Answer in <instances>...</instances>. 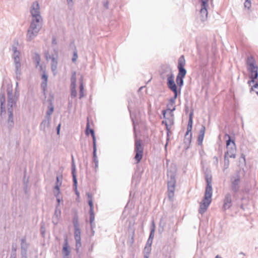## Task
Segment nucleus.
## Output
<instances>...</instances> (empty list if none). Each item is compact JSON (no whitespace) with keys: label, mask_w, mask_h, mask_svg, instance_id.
I'll list each match as a JSON object with an SVG mask.
<instances>
[{"label":"nucleus","mask_w":258,"mask_h":258,"mask_svg":"<svg viewBox=\"0 0 258 258\" xmlns=\"http://www.w3.org/2000/svg\"><path fill=\"white\" fill-rule=\"evenodd\" d=\"M232 205L231 195L230 193H227L226 194L224 199L223 209L226 211L229 209L232 206Z\"/></svg>","instance_id":"dca6fc26"},{"label":"nucleus","mask_w":258,"mask_h":258,"mask_svg":"<svg viewBox=\"0 0 258 258\" xmlns=\"http://www.w3.org/2000/svg\"><path fill=\"white\" fill-rule=\"evenodd\" d=\"M21 250H27L28 246L27 243H26V239L24 238H23L21 239Z\"/></svg>","instance_id":"7c9ffc66"},{"label":"nucleus","mask_w":258,"mask_h":258,"mask_svg":"<svg viewBox=\"0 0 258 258\" xmlns=\"http://www.w3.org/2000/svg\"><path fill=\"white\" fill-rule=\"evenodd\" d=\"M54 111V106L51 102L49 103L45 118L51 119V115Z\"/></svg>","instance_id":"393cba45"},{"label":"nucleus","mask_w":258,"mask_h":258,"mask_svg":"<svg viewBox=\"0 0 258 258\" xmlns=\"http://www.w3.org/2000/svg\"><path fill=\"white\" fill-rule=\"evenodd\" d=\"M71 86H76L77 79H76V72H73L72 73V77L71 79Z\"/></svg>","instance_id":"c85d7f7f"},{"label":"nucleus","mask_w":258,"mask_h":258,"mask_svg":"<svg viewBox=\"0 0 258 258\" xmlns=\"http://www.w3.org/2000/svg\"><path fill=\"white\" fill-rule=\"evenodd\" d=\"M84 88L83 77L82 76L80 79V99H81L84 96Z\"/></svg>","instance_id":"a878e982"},{"label":"nucleus","mask_w":258,"mask_h":258,"mask_svg":"<svg viewBox=\"0 0 258 258\" xmlns=\"http://www.w3.org/2000/svg\"><path fill=\"white\" fill-rule=\"evenodd\" d=\"M192 112H190L189 114V117L188 120V122L187 124V131L185 134V136H188V134L190 133L189 138L191 137V130L192 127Z\"/></svg>","instance_id":"412c9836"},{"label":"nucleus","mask_w":258,"mask_h":258,"mask_svg":"<svg viewBox=\"0 0 258 258\" xmlns=\"http://www.w3.org/2000/svg\"><path fill=\"white\" fill-rule=\"evenodd\" d=\"M253 88H258V83H256L251 88V90H252Z\"/></svg>","instance_id":"864d4df0"},{"label":"nucleus","mask_w":258,"mask_h":258,"mask_svg":"<svg viewBox=\"0 0 258 258\" xmlns=\"http://www.w3.org/2000/svg\"><path fill=\"white\" fill-rule=\"evenodd\" d=\"M90 213V222L91 227H92L93 223L95 219V215L93 211H89Z\"/></svg>","instance_id":"f704fd0d"},{"label":"nucleus","mask_w":258,"mask_h":258,"mask_svg":"<svg viewBox=\"0 0 258 258\" xmlns=\"http://www.w3.org/2000/svg\"><path fill=\"white\" fill-rule=\"evenodd\" d=\"M246 63L247 71L249 73L250 78L251 79L248 82L250 85L251 83H254V80L258 77V67L254 58L251 56L247 57Z\"/></svg>","instance_id":"20e7f679"},{"label":"nucleus","mask_w":258,"mask_h":258,"mask_svg":"<svg viewBox=\"0 0 258 258\" xmlns=\"http://www.w3.org/2000/svg\"><path fill=\"white\" fill-rule=\"evenodd\" d=\"M240 176L237 174L231 177V188L233 192H237L240 188Z\"/></svg>","instance_id":"f8f14e48"},{"label":"nucleus","mask_w":258,"mask_h":258,"mask_svg":"<svg viewBox=\"0 0 258 258\" xmlns=\"http://www.w3.org/2000/svg\"><path fill=\"white\" fill-rule=\"evenodd\" d=\"M168 176V195L170 201H173L174 196V190L176 183L175 173L174 172L168 171L167 172Z\"/></svg>","instance_id":"423d86ee"},{"label":"nucleus","mask_w":258,"mask_h":258,"mask_svg":"<svg viewBox=\"0 0 258 258\" xmlns=\"http://www.w3.org/2000/svg\"><path fill=\"white\" fill-rule=\"evenodd\" d=\"M62 253L63 258H70V246L69 245L67 238H66L64 239V243L63 245V248L62 250Z\"/></svg>","instance_id":"a211bd4d"},{"label":"nucleus","mask_w":258,"mask_h":258,"mask_svg":"<svg viewBox=\"0 0 258 258\" xmlns=\"http://www.w3.org/2000/svg\"><path fill=\"white\" fill-rule=\"evenodd\" d=\"M183 78H184L183 77H179V76L176 77V83L180 87L182 86L183 84Z\"/></svg>","instance_id":"2f4dec72"},{"label":"nucleus","mask_w":258,"mask_h":258,"mask_svg":"<svg viewBox=\"0 0 258 258\" xmlns=\"http://www.w3.org/2000/svg\"><path fill=\"white\" fill-rule=\"evenodd\" d=\"M215 258H222L220 256H219L218 255H216Z\"/></svg>","instance_id":"e2e57ef3"},{"label":"nucleus","mask_w":258,"mask_h":258,"mask_svg":"<svg viewBox=\"0 0 258 258\" xmlns=\"http://www.w3.org/2000/svg\"><path fill=\"white\" fill-rule=\"evenodd\" d=\"M151 251V247L146 245L144 248V252L145 254L149 255Z\"/></svg>","instance_id":"c9c22d12"},{"label":"nucleus","mask_w":258,"mask_h":258,"mask_svg":"<svg viewBox=\"0 0 258 258\" xmlns=\"http://www.w3.org/2000/svg\"><path fill=\"white\" fill-rule=\"evenodd\" d=\"M177 94H174L173 97L169 100V103L167 104L166 110L163 111V115L164 118H166L165 114L167 112H169L170 115L173 116V111L176 109V106L175 105V100L177 98Z\"/></svg>","instance_id":"1a4fd4ad"},{"label":"nucleus","mask_w":258,"mask_h":258,"mask_svg":"<svg viewBox=\"0 0 258 258\" xmlns=\"http://www.w3.org/2000/svg\"><path fill=\"white\" fill-rule=\"evenodd\" d=\"M205 131H206V127L204 125H203L201 128L200 131V134H199L198 139V144L199 145H202V143H203V141L204 140V136H205Z\"/></svg>","instance_id":"4be33fe9"},{"label":"nucleus","mask_w":258,"mask_h":258,"mask_svg":"<svg viewBox=\"0 0 258 258\" xmlns=\"http://www.w3.org/2000/svg\"><path fill=\"white\" fill-rule=\"evenodd\" d=\"M226 139L228 138L226 141V147L227 150H230L232 152H235L236 150L235 144L234 141L231 140L230 136L226 134L225 136Z\"/></svg>","instance_id":"f3484780"},{"label":"nucleus","mask_w":258,"mask_h":258,"mask_svg":"<svg viewBox=\"0 0 258 258\" xmlns=\"http://www.w3.org/2000/svg\"><path fill=\"white\" fill-rule=\"evenodd\" d=\"M12 49L13 52L12 57L15 66L16 77L17 80H20L22 75L21 64L20 58V52L17 50V47L15 46H13Z\"/></svg>","instance_id":"39448f33"},{"label":"nucleus","mask_w":258,"mask_h":258,"mask_svg":"<svg viewBox=\"0 0 258 258\" xmlns=\"http://www.w3.org/2000/svg\"><path fill=\"white\" fill-rule=\"evenodd\" d=\"M185 65V60L184 57L183 55H181L178 60L177 68L178 69V73L177 76L185 77L186 74V71L184 69Z\"/></svg>","instance_id":"9b49d317"},{"label":"nucleus","mask_w":258,"mask_h":258,"mask_svg":"<svg viewBox=\"0 0 258 258\" xmlns=\"http://www.w3.org/2000/svg\"><path fill=\"white\" fill-rule=\"evenodd\" d=\"M27 250H21V254L22 258H27Z\"/></svg>","instance_id":"a19ab883"},{"label":"nucleus","mask_w":258,"mask_h":258,"mask_svg":"<svg viewBox=\"0 0 258 258\" xmlns=\"http://www.w3.org/2000/svg\"><path fill=\"white\" fill-rule=\"evenodd\" d=\"M8 95L7 109L8 112V123L10 127H12L14 124L13 122V107L16 106V99L13 96V90L11 85L8 84L7 88Z\"/></svg>","instance_id":"f03ea898"},{"label":"nucleus","mask_w":258,"mask_h":258,"mask_svg":"<svg viewBox=\"0 0 258 258\" xmlns=\"http://www.w3.org/2000/svg\"><path fill=\"white\" fill-rule=\"evenodd\" d=\"M42 22L43 20H31L26 35L28 41H32L37 36L42 28Z\"/></svg>","instance_id":"7ed1b4c3"},{"label":"nucleus","mask_w":258,"mask_h":258,"mask_svg":"<svg viewBox=\"0 0 258 258\" xmlns=\"http://www.w3.org/2000/svg\"><path fill=\"white\" fill-rule=\"evenodd\" d=\"M61 182H60L59 184L58 183H56L55 186H54V189L56 190V194L55 195H58L60 193V186H61Z\"/></svg>","instance_id":"4c0bfd02"},{"label":"nucleus","mask_w":258,"mask_h":258,"mask_svg":"<svg viewBox=\"0 0 258 258\" xmlns=\"http://www.w3.org/2000/svg\"><path fill=\"white\" fill-rule=\"evenodd\" d=\"M67 3L70 8H72L73 6L74 3L73 0H67Z\"/></svg>","instance_id":"09e8293b"},{"label":"nucleus","mask_w":258,"mask_h":258,"mask_svg":"<svg viewBox=\"0 0 258 258\" xmlns=\"http://www.w3.org/2000/svg\"><path fill=\"white\" fill-rule=\"evenodd\" d=\"M216 160V161L218 162V158L217 157H215Z\"/></svg>","instance_id":"69168bd1"},{"label":"nucleus","mask_w":258,"mask_h":258,"mask_svg":"<svg viewBox=\"0 0 258 258\" xmlns=\"http://www.w3.org/2000/svg\"><path fill=\"white\" fill-rule=\"evenodd\" d=\"M72 173L73 175V182H74V186H75L76 189H77V179L76 175V166L75 165L74 160L73 159V163L72 166Z\"/></svg>","instance_id":"b1692460"},{"label":"nucleus","mask_w":258,"mask_h":258,"mask_svg":"<svg viewBox=\"0 0 258 258\" xmlns=\"http://www.w3.org/2000/svg\"><path fill=\"white\" fill-rule=\"evenodd\" d=\"M167 84L168 88L173 92L174 94H177V86L174 82L173 74H171L167 76Z\"/></svg>","instance_id":"2eb2a0df"},{"label":"nucleus","mask_w":258,"mask_h":258,"mask_svg":"<svg viewBox=\"0 0 258 258\" xmlns=\"http://www.w3.org/2000/svg\"><path fill=\"white\" fill-rule=\"evenodd\" d=\"M235 153V151L232 152L230 150H227V151L225 153V154L224 161L226 162L227 160V158L228 159V157L235 158L236 157Z\"/></svg>","instance_id":"cd10ccee"},{"label":"nucleus","mask_w":258,"mask_h":258,"mask_svg":"<svg viewBox=\"0 0 258 258\" xmlns=\"http://www.w3.org/2000/svg\"><path fill=\"white\" fill-rule=\"evenodd\" d=\"M60 182H61L59 180V176H57L56 177V183H58V184H59V183Z\"/></svg>","instance_id":"13d9d810"},{"label":"nucleus","mask_w":258,"mask_h":258,"mask_svg":"<svg viewBox=\"0 0 258 258\" xmlns=\"http://www.w3.org/2000/svg\"><path fill=\"white\" fill-rule=\"evenodd\" d=\"M30 12L31 16V20H43L41 16L40 7L38 2H34L30 8Z\"/></svg>","instance_id":"6e6552de"},{"label":"nucleus","mask_w":258,"mask_h":258,"mask_svg":"<svg viewBox=\"0 0 258 258\" xmlns=\"http://www.w3.org/2000/svg\"><path fill=\"white\" fill-rule=\"evenodd\" d=\"M169 140V137H168V134L167 135V139H166V143L165 145V150L166 151L167 150V145H168V141Z\"/></svg>","instance_id":"3c124183"},{"label":"nucleus","mask_w":258,"mask_h":258,"mask_svg":"<svg viewBox=\"0 0 258 258\" xmlns=\"http://www.w3.org/2000/svg\"><path fill=\"white\" fill-rule=\"evenodd\" d=\"M57 58L58 55L57 53L55 55H50L48 53L46 54V58L47 60L50 59L51 60V70L55 75L57 73Z\"/></svg>","instance_id":"4468645a"},{"label":"nucleus","mask_w":258,"mask_h":258,"mask_svg":"<svg viewBox=\"0 0 258 258\" xmlns=\"http://www.w3.org/2000/svg\"><path fill=\"white\" fill-rule=\"evenodd\" d=\"M78 58V54L77 50L74 51L73 57L72 58V61L75 62Z\"/></svg>","instance_id":"ea45409f"},{"label":"nucleus","mask_w":258,"mask_h":258,"mask_svg":"<svg viewBox=\"0 0 258 258\" xmlns=\"http://www.w3.org/2000/svg\"><path fill=\"white\" fill-rule=\"evenodd\" d=\"M18 82H17V83H16V89H15V90H15V95H13V96L14 97H15V98H16V100L17 99V98H18V95H17V92H18Z\"/></svg>","instance_id":"de8ad7c7"},{"label":"nucleus","mask_w":258,"mask_h":258,"mask_svg":"<svg viewBox=\"0 0 258 258\" xmlns=\"http://www.w3.org/2000/svg\"><path fill=\"white\" fill-rule=\"evenodd\" d=\"M73 224L75 229V239L76 240V248L77 252L79 251L80 248L81 247V230L79 227V223L78 217L77 216H74L73 218Z\"/></svg>","instance_id":"0eeeda50"},{"label":"nucleus","mask_w":258,"mask_h":258,"mask_svg":"<svg viewBox=\"0 0 258 258\" xmlns=\"http://www.w3.org/2000/svg\"><path fill=\"white\" fill-rule=\"evenodd\" d=\"M154 233H155L154 230L153 229H151V232H150V234L149 238L153 239V238L154 236Z\"/></svg>","instance_id":"49530a36"},{"label":"nucleus","mask_w":258,"mask_h":258,"mask_svg":"<svg viewBox=\"0 0 258 258\" xmlns=\"http://www.w3.org/2000/svg\"><path fill=\"white\" fill-rule=\"evenodd\" d=\"M152 242H153V239L149 238L148 240H147V243H146V245L151 247V245L152 244Z\"/></svg>","instance_id":"c03bdc74"},{"label":"nucleus","mask_w":258,"mask_h":258,"mask_svg":"<svg viewBox=\"0 0 258 258\" xmlns=\"http://www.w3.org/2000/svg\"><path fill=\"white\" fill-rule=\"evenodd\" d=\"M207 186L205 189L204 198L200 204L199 212L203 214L207 210L212 201V177L207 175L205 177Z\"/></svg>","instance_id":"f257e3e1"},{"label":"nucleus","mask_w":258,"mask_h":258,"mask_svg":"<svg viewBox=\"0 0 258 258\" xmlns=\"http://www.w3.org/2000/svg\"><path fill=\"white\" fill-rule=\"evenodd\" d=\"M104 6L106 8V9H108V2H106L105 3H104Z\"/></svg>","instance_id":"4d7b16f0"},{"label":"nucleus","mask_w":258,"mask_h":258,"mask_svg":"<svg viewBox=\"0 0 258 258\" xmlns=\"http://www.w3.org/2000/svg\"><path fill=\"white\" fill-rule=\"evenodd\" d=\"M89 123L88 122L87 124V126H86V134H89V132L91 133V135H93V134H94V130L92 128H89Z\"/></svg>","instance_id":"e433bc0d"},{"label":"nucleus","mask_w":258,"mask_h":258,"mask_svg":"<svg viewBox=\"0 0 258 258\" xmlns=\"http://www.w3.org/2000/svg\"><path fill=\"white\" fill-rule=\"evenodd\" d=\"M154 229V231H155V222L154 221H152V226H151V229Z\"/></svg>","instance_id":"603ef678"},{"label":"nucleus","mask_w":258,"mask_h":258,"mask_svg":"<svg viewBox=\"0 0 258 258\" xmlns=\"http://www.w3.org/2000/svg\"><path fill=\"white\" fill-rule=\"evenodd\" d=\"M35 61L36 62V66H38L40 64V58L38 55L36 56Z\"/></svg>","instance_id":"a18cd8bd"},{"label":"nucleus","mask_w":258,"mask_h":258,"mask_svg":"<svg viewBox=\"0 0 258 258\" xmlns=\"http://www.w3.org/2000/svg\"><path fill=\"white\" fill-rule=\"evenodd\" d=\"M173 119H174V115L172 116L171 115H170V118H167L166 120L163 121L162 122H163V123L165 124V125H166V127L167 128L168 124H169L170 125H172L173 124V123H174Z\"/></svg>","instance_id":"c756f323"},{"label":"nucleus","mask_w":258,"mask_h":258,"mask_svg":"<svg viewBox=\"0 0 258 258\" xmlns=\"http://www.w3.org/2000/svg\"><path fill=\"white\" fill-rule=\"evenodd\" d=\"M256 93L257 94V95H258V91H256Z\"/></svg>","instance_id":"338daca9"},{"label":"nucleus","mask_w":258,"mask_h":258,"mask_svg":"<svg viewBox=\"0 0 258 258\" xmlns=\"http://www.w3.org/2000/svg\"><path fill=\"white\" fill-rule=\"evenodd\" d=\"M87 195L88 198H89V200L90 199H92V196H91V195L90 193H87Z\"/></svg>","instance_id":"bf43d9fd"},{"label":"nucleus","mask_w":258,"mask_h":258,"mask_svg":"<svg viewBox=\"0 0 258 258\" xmlns=\"http://www.w3.org/2000/svg\"><path fill=\"white\" fill-rule=\"evenodd\" d=\"M149 255L145 254L144 255V258H149Z\"/></svg>","instance_id":"052dcab7"},{"label":"nucleus","mask_w":258,"mask_h":258,"mask_svg":"<svg viewBox=\"0 0 258 258\" xmlns=\"http://www.w3.org/2000/svg\"><path fill=\"white\" fill-rule=\"evenodd\" d=\"M136 155L135 159L139 163L142 158L143 153V147H142L140 141H136L135 142Z\"/></svg>","instance_id":"ddd939ff"},{"label":"nucleus","mask_w":258,"mask_h":258,"mask_svg":"<svg viewBox=\"0 0 258 258\" xmlns=\"http://www.w3.org/2000/svg\"><path fill=\"white\" fill-rule=\"evenodd\" d=\"M52 43L54 44H55L56 42H55V40L54 39L53 40Z\"/></svg>","instance_id":"680f3d73"},{"label":"nucleus","mask_w":258,"mask_h":258,"mask_svg":"<svg viewBox=\"0 0 258 258\" xmlns=\"http://www.w3.org/2000/svg\"><path fill=\"white\" fill-rule=\"evenodd\" d=\"M55 196L57 198V204L56 207L59 208V205H60V200L59 198H58V195H55Z\"/></svg>","instance_id":"8fccbe9b"},{"label":"nucleus","mask_w":258,"mask_h":258,"mask_svg":"<svg viewBox=\"0 0 258 258\" xmlns=\"http://www.w3.org/2000/svg\"><path fill=\"white\" fill-rule=\"evenodd\" d=\"M61 217V210L59 208L56 207L54 214L52 217V223L54 225L58 224Z\"/></svg>","instance_id":"aec40b11"},{"label":"nucleus","mask_w":258,"mask_h":258,"mask_svg":"<svg viewBox=\"0 0 258 258\" xmlns=\"http://www.w3.org/2000/svg\"><path fill=\"white\" fill-rule=\"evenodd\" d=\"M4 87V85H3L2 86V88H3Z\"/></svg>","instance_id":"774afa93"},{"label":"nucleus","mask_w":258,"mask_h":258,"mask_svg":"<svg viewBox=\"0 0 258 258\" xmlns=\"http://www.w3.org/2000/svg\"><path fill=\"white\" fill-rule=\"evenodd\" d=\"M229 165V160L227 158L226 162H225V168H227Z\"/></svg>","instance_id":"6e6d98bb"},{"label":"nucleus","mask_w":258,"mask_h":258,"mask_svg":"<svg viewBox=\"0 0 258 258\" xmlns=\"http://www.w3.org/2000/svg\"><path fill=\"white\" fill-rule=\"evenodd\" d=\"M76 194L79 196V194L78 192V191L76 190Z\"/></svg>","instance_id":"0e129e2a"},{"label":"nucleus","mask_w":258,"mask_h":258,"mask_svg":"<svg viewBox=\"0 0 258 258\" xmlns=\"http://www.w3.org/2000/svg\"><path fill=\"white\" fill-rule=\"evenodd\" d=\"M96 151L97 149H93V160L94 162L95 163L96 167L98 166V160L97 159V157L96 155Z\"/></svg>","instance_id":"72a5a7b5"},{"label":"nucleus","mask_w":258,"mask_h":258,"mask_svg":"<svg viewBox=\"0 0 258 258\" xmlns=\"http://www.w3.org/2000/svg\"><path fill=\"white\" fill-rule=\"evenodd\" d=\"M244 7L247 9H249L251 7V2L250 0H245L244 4Z\"/></svg>","instance_id":"58836bf2"},{"label":"nucleus","mask_w":258,"mask_h":258,"mask_svg":"<svg viewBox=\"0 0 258 258\" xmlns=\"http://www.w3.org/2000/svg\"><path fill=\"white\" fill-rule=\"evenodd\" d=\"M93 140V149H97L96 147V138L95 137V135L93 134V135H92Z\"/></svg>","instance_id":"37998d69"},{"label":"nucleus","mask_w":258,"mask_h":258,"mask_svg":"<svg viewBox=\"0 0 258 258\" xmlns=\"http://www.w3.org/2000/svg\"><path fill=\"white\" fill-rule=\"evenodd\" d=\"M201 8L200 12V17L202 22H204L208 17L207 8L208 7L209 0H201Z\"/></svg>","instance_id":"9d476101"},{"label":"nucleus","mask_w":258,"mask_h":258,"mask_svg":"<svg viewBox=\"0 0 258 258\" xmlns=\"http://www.w3.org/2000/svg\"><path fill=\"white\" fill-rule=\"evenodd\" d=\"M50 119L45 118L41 122L39 128L44 133H46L50 126Z\"/></svg>","instance_id":"6ab92c4d"},{"label":"nucleus","mask_w":258,"mask_h":258,"mask_svg":"<svg viewBox=\"0 0 258 258\" xmlns=\"http://www.w3.org/2000/svg\"><path fill=\"white\" fill-rule=\"evenodd\" d=\"M5 97L4 93L1 92L0 95V102H1V115H2L3 113L6 112L5 109Z\"/></svg>","instance_id":"5701e85b"},{"label":"nucleus","mask_w":258,"mask_h":258,"mask_svg":"<svg viewBox=\"0 0 258 258\" xmlns=\"http://www.w3.org/2000/svg\"><path fill=\"white\" fill-rule=\"evenodd\" d=\"M42 82L41 83V87L45 91L47 87V76L45 74H43L42 76Z\"/></svg>","instance_id":"bb28decb"},{"label":"nucleus","mask_w":258,"mask_h":258,"mask_svg":"<svg viewBox=\"0 0 258 258\" xmlns=\"http://www.w3.org/2000/svg\"><path fill=\"white\" fill-rule=\"evenodd\" d=\"M60 124H59L58 126H57V135H59V131H60Z\"/></svg>","instance_id":"5fc2aeb1"},{"label":"nucleus","mask_w":258,"mask_h":258,"mask_svg":"<svg viewBox=\"0 0 258 258\" xmlns=\"http://www.w3.org/2000/svg\"><path fill=\"white\" fill-rule=\"evenodd\" d=\"M76 86H71V97H76L77 95V92L76 89Z\"/></svg>","instance_id":"473e14b6"},{"label":"nucleus","mask_w":258,"mask_h":258,"mask_svg":"<svg viewBox=\"0 0 258 258\" xmlns=\"http://www.w3.org/2000/svg\"><path fill=\"white\" fill-rule=\"evenodd\" d=\"M90 206V211H93V204L92 199H90L88 202Z\"/></svg>","instance_id":"79ce46f5"}]
</instances>
